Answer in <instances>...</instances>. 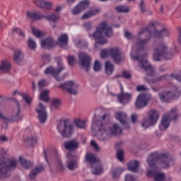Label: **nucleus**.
Masks as SVG:
<instances>
[{
	"instance_id": "nucleus-22",
	"label": "nucleus",
	"mask_w": 181,
	"mask_h": 181,
	"mask_svg": "<svg viewBox=\"0 0 181 181\" xmlns=\"http://www.w3.org/2000/svg\"><path fill=\"white\" fill-rule=\"evenodd\" d=\"M79 145L80 143L77 140L72 139L64 143V148L66 151H76V149H78Z\"/></svg>"
},
{
	"instance_id": "nucleus-55",
	"label": "nucleus",
	"mask_w": 181,
	"mask_h": 181,
	"mask_svg": "<svg viewBox=\"0 0 181 181\" xmlns=\"http://www.w3.org/2000/svg\"><path fill=\"white\" fill-rule=\"evenodd\" d=\"M137 91H148V88L146 85H139L136 87Z\"/></svg>"
},
{
	"instance_id": "nucleus-45",
	"label": "nucleus",
	"mask_w": 181,
	"mask_h": 181,
	"mask_svg": "<svg viewBox=\"0 0 181 181\" xmlns=\"http://www.w3.org/2000/svg\"><path fill=\"white\" fill-rule=\"evenodd\" d=\"M107 56H110V49H105L100 52V57L102 59H105V57H107Z\"/></svg>"
},
{
	"instance_id": "nucleus-50",
	"label": "nucleus",
	"mask_w": 181,
	"mask_h": 181,
	"mask_svg": "<svg viewBox=\"0 0 181 181\" xmlns=\"http://www.w3.org/2000/svg\"><path fill=\"white\" fill-rule=\"evenodd\" d=\"M93 69L95 71H100L101 70V63H100V61L96 60L95 62Z\"/></svg>"
},
{
	"instance_id": "nucleus-54",
	"label": "nucleus",
	"mask_w": 181,
	"mask_h": 181,
	"mask_svg": "<svg viewBox=\"0 0 181 181\" xmlns=\"http://www.w3.org/2000/svg\"><path fill=\"white\" fill-rule=\"evenodd\" d=\"M23 100H24L25 103L28 104V105L30 104V102L32 101V99L26 93L23 94Z\"/></svg>"
},
{
	"instance_id": "nucleus-23",
	"label": "nucleus",
	"mask_w": 181,
	"mask_h": 181,
	"mask_svg": "<svg viewBox=\"0 0 181 181\" xmlns=\"http://www.w3.org/2000/svg\"><path fill=\"white\" fill-rule=\"evenodd\" d=\"M132 99V95L131 93H122L117 95V100L120 104H128Z\"/></svg>"
},
{
	"instance_id": "nucleus-18",
	"label": "nucleus",
	"mask_w": 181,
	"mask_h": 181,
	"mask_svg": "<svg viewBox=\"0 0 181 181\" xmlns=\"http://www.w3.org/2000/svg\"><path fill=\"white\" fill-rule=\"evenodd\" d=\"M36 112L38 114V119L41 124H45L47 119V112H46V107L42 103L38 105V108L36 109Z\"/></svg>"
},
{
	"instance_id": "nucleus-62",
	"label": "nucleus",
	"mask_w": 181,
	"mask_h": 181,
	"mask_svg": "<svg viewBox=\"0 0 181 181\" xmlns=\"http://www.w3.org/2000/svg\"><path fill=\"white\" fill-rule=\"evenodd\" d=\"M173 74V76L172 77V78H175V80H177V81H180V83H181V76L179 74Z\"/></svg>"
},
{
	"instance_id": "nucleus-36",
	"label": "nucleus",
	"mask_w": 181,
	"mask_h": 181,
	"mask_svg": "<svg viewBox=\"0 0 181 181\" xmlns=\"http://www.w3.org/2000/svg\"><path fill=\"white\" fill-rule=\"evenodd\" d=\"M27 15L29 18L33 19V21H39V20L43 19V18H45V15H40L39 13H33L31 11H28Z\"/></svg>"
},
{
	"instance_id": "nucleus-25",
	"label": "nucleus",
	"mask_w": 181,
	"mask_h": 181,
	"mask_svg": "<svg viewBox=\"0 0 181 181\" xmlns=\"http://www.w3.org/2000/svg\"><path fill=\"white\" fill-rule=\"evenodd\" d=\"M141 163L136 160H132L129 161L127 164V168L130 172H134V173H138L139 172V166Z\"/></svg>"
},
{
	"instance_id": "nucleus-6",
	"label": "nucleus",
	"mask_w": 181,
	"mask_h": 181,
	"mask_svg": "<svg viewBox=\"0 0 181 181\" xmlns=\"http://www.w3.org/2000/svg\"><path fill=\"white\" fill-rule=\"evenodd\" d=\"M0 179L9 177L12 173V169L16 168V160L9 159L6 154L0 156Z\"/></svg>"
},
{
	"instance_id": "nucleus-41",
	"label": "nucleus",
	"mask_w": 181,
	"mask_h": 181,
	"mask_svg": "<svg viewBox=\"0 0 181 181\" xmlns=\"http://www.w3.org/2000/svg\"><path fill=\"white\" fill-rule=\"evenodd\" d=\"M28 46L30 50H35L36 49V42L31 38L28 40Z\"/></svg>"
},
{
	"instance_id": "nucleus-19",
	"label": "nucleus",
	"mask_w": 181,
	"mask_h": 181,
	"mask_svg": "<svg viewBox=\"0 0 181 181\" xmlns=\"http://www.w3.org/2000/svg\"><path fill=\"white\" fill-rule=\"evenodd\" d=\"M110 56L112 57L114 63L119 64L122 61V57H121V51L117 47L110 48Z\"/></svg>"
},
{
	"instance_id": "nucleus-11",
	"label": "nucleus",
	"mask_w": 181,
	"mask_h": 181,
	"mask_svg": "<svg viewBox=\"0 0 181 181\" xmlns=\"http://www.w3.org/2000/svg\"><path fill=\"white\" fill-rule=\"evenodd\" d=\"M54 60L57 64V70L53 68V66H49L45 70L44 73L47 76H52L55 80L59 81V74H60L65 68L64 66H63V59H62V57H55Z\"/></svg>"
},
{
	"instance_id": "nucleus-39",
	"label": "nucleus",
	"mask_w": 181,
	"mask_h": 181,
	"mask_svg": "<svg viewBox=\"0 0 181 181\" xmlns=\"http://www.w3.org/2000/svg\"><path fill=\"white\" fill-rule=\"evenodd\" d=\"M40 100L47 103L49 101V90H43L40 95Z\"/></svg>"
},
{
	"instance_id": "nucleus-51",
	"label": "nucleus",
	"mask_w": 181,
	"mask_h": 181,
	"mask_svg": "<svg viewBox=\"0 0 181 181\" xmlns=\"http://www.w3.org/2000/svg\"><path fill=\"white\" fill-rule=\"evenodd\" d=\"M60 100L59 99H54L52 101V106L54 107V108H59L60 107Z\"/></svg>"
},
{
	"instance_id": "nucleus-17",
	"label": "nucleus",
	"mask_w": 181,
	"mask_h": 181,
	"mask_svg": "<svg viewBox=\"0 0 181 181\" xmlns=\"http://www.w3.org/2000/svg\"><path fill=\"white\" fill-rule=\"evenodd\" d=\"M49 158H52L54 163L59 170H64V165H63V162L60 159V156H59V152L56 149H52L49 153Z\"/></svg>"
},
{
	"instance_id": "nucleus-26",
	"label": "nucleus",
	"mask_w": 181,
	"mask_h": 181,
	"mask_svg": "<svg viewBox=\"0 0 181 181\" xmlns=\"http://www.w3.org/2000/svg\"><path fill=\"white\" fill-rule=\"evenodd\" d=\"M25 59V54L21 49H18L13 53V59L17 64H21Z\"/></svg>"
},
{
	"instance_id": "nucleus-60",
	"label": "nucleus",
	"mask_w": 181,
	"mask_h": 181,
	"mask_svg": "<svg viewBox=\"0 0 181 181\" xmlns=\"http://www.w3.org/2000/svg\"><path fill=\"white\" fill-rule=\"evenodd\" d=\"M140 8H141V12H146V8H145V2L144 1H141L140 3Z\"/></svg>"
},
{
	"instance_id": "nucleus-48",
	"label": "nucleus",
	"mask_w": 181,
	"mask_h": 181,
	"mask_svg": "<svg viewBox=\"0 0 181 181\" xmlns=\"http://www.w3.org/2000/svg\"><path fill=\"white\" fill-rule=\"evenodd\" d=\"M41 57L45 63H49L50 62L51 57L49 54H42Z\"/></svg>"
},
{
	"instance_id": "nucleus-43",
	"label": "nucleus",
	"mask_w": 181,
	"mask_h": 181,
	"mask_svg": "<svg viewBox=\"0 0 181 181\" xmlns=\"http://www.w3.org/2000/svg\"><path fill=\"white\" fill-rule=\"evenodd\" d=\"M122 77L126 78L127 80H131L132 78V75L131 74V71L124 70L122 71Z\"/></svg>"
},
{
	"instance_id": "nucleus-42",
	"label": "nucleus",
	"mask_w": 181,
	"mask_h": 181,
	"mask_svg": "<svg viewBox=\"0 0 181 181\" xmlns=\"http://www.w3.org/2000/svg\"><path fill=\"white\" fill-rule=\"evenodd\" d=\"M75 124L78 128H86V122L84 121H81V119H75Z\"/></svg>"
},
{
	"instance_id": "nucleus-63",
	"label": "nucleus",
	"mask_w": 181,
	"mask_h": 181,
	"mask_svg": "<svg viewBox=\"0 0 181 181\" xmlns=\"http://www.w3.org/2000/svg\"><path fill=\"white\" fill-rule=\"evenodd\" d=\"M151 89L153 90V91H156V92L160 91V86H151Z\"/></svg>"
},
{
	"instance_id": "nucleus-13",
	"label": "nucleus",
	"mask_w": 181,
	"mask_h": 181,
	"mask_svg": "<svg viewBox=\"0 0 181 181\" xmlns=\"http://www.w3.org/2000/svg\"><path fill=\"white\" fill-rule=\"evenodd\" d=\"M78 59L80 68L85 70L86 73H88V70H90L91 66V57L84 52H80L78 54Z\"/></svg>"
},
{
	"instance_id": "nucleus-5",
	"label": "nucleus",
	"mask_w": 181,
	"mask_h": 181,
	"mask_svg": "<svg viewBox=\"0 0 181 181\" xmlns=\"http://www.w3.org/2000/svg\"><path fill=\"white\" fill-rule=\"evenodd\" d=\"M153 60L154 62H162V59L170 60L173 57L172 49L168 47L163 42L155 41L153 45Z\"/></svg>"
},
{
	"instance_id": "nucleus-27",
	"label": "nucleus",
	"mask_w": 181,
	"mask_h": 181,
	"mask_svg": "<svg viewBox=\"0 0 181 181\" xmlns=\"http://www.w3.org/2000/svg\"><path fill=\"white\" fill-rule=\"evenodd\" d=\"M34 4L42 9H50L53 6V3L45 0H34Z\"/></svg>"
},
{
	"instance_id": "nucleus-53",
	"label": "nucleus",
	"mask_w": 181,
	"mask_h": 181,
	"mask_svg": "<svg viewBox=\"0 0 181 181\" xmlns=\"http://www.w3.org/2000/svg\"><path fill=\"white\" fill-rule=\"evenodd\" d=\"M32 32L33 35H35L36 37H42V32L40 30L36 29V28H33Z\"/></svg>"
},
{
	"instance_id": "nucleus-40",
	"label": "nucleus",
	"mask_w": 181,
	"mask_h": 181,
	"mask_svg": "<svg viewBox=\"0 0 181 181\" xmlns=\"http://www.w3.org/2000/svg\"><path fill=\"white\" fill-rule=\"evenodd\" d=\"M122 172H124V170L122 168H117L113 170L112 173L113 179H117V177L121 175Z\"/></svg>"
},
{
	"instance_id": "nucleus-32",
	"label": "nucleus",
	"mask_w": 181,
	"mask_h": 181,
	"mask_svg": "<svg viewBox=\"0 0 181 181\" xmlns=\"http://www.w3.org/2000/svg\"><path fill=\"white\" fill-rule=\"evenodd\" d=\"M100 13V10L95 8L91 9L89 11L85 13L82 17L81 19H90V18H92V16H95V15H98Z\"/></svg>"
},
{
	"instance_id": "nucleus-37",
	"label": "nucleus",
	"mask_w": 181,
	"mask_h": 181,
	"mask_svg": "<svg viewBox=\"0 0 181 181\" xmlns=\"http://www.w3.org/2000/svg\"><path fill=\"white\" fill-rule=\"evenodd\" d=\"M114 64L110 62L105 63V73L107 76H111L114 73Z\"/></svg>"
},
{
	"instance_id": "nucleus-3",
	"label": "nucleus",
	"mask_w": 181,
	"mask_h": 181,
	"mask_svg": "<svg viewBox=\"0 0 181 181\" xmlns=\"http://www.w3.org/2000/svg\"><path fill=\"white\" fill-rule=\"evenodd\" d=\"M160 160L163 168H169L170 163L175 160V158L171 156H169L166 153L159 154L156 152L151 153L147 158V163L148 166L152 169L151 170H148L147 176L148 177H153L155 178V176L158 175L156 173V162Z\"/></svg>"
},
{
	"instance_id": "nucleus-14",
	"label": "nucleus",
	"mask_w": 181,
	"mask_h": 181,
	"mask_svg": "<svg viewBox=\"0 0 181 181\" xmlns=\"http://www.w3.org/2000/svg\"><path fill=\"white\" fill-rule=\"evenodd\" d=\"M150 101H152V94L144 93L139 95L135 102V107L139 110H142L148 105V103Z\"/></svg>"
},
{
	"instance_id": "nucleus-56",
	"label": "nucleus",
	"mask_w": 181,
	"mask_h": 181,
	"mask_svg": "<svg viewBox=\"0 0 181 181\" xmlns=\"http://www.w3.org/2000/svg\"><path fill=\"white\" fill-rule=\"evenodd\" d=\"M90 145L92 147H93L95 151H100V147H98V144H97V143H95V141L92 140L90 141Z\"/></svg>"
},
{
	"instance_id": "nucleus-30",
	"label": "nucleus",
	"mask_w": 181,
	"mask_h": 181,
	"mask_svg": "<svg viewBox=\"0 0 181 181\" xmlns=\"http://www.w3.org/2000/svg\"><path fill=\"white\" fill-rule=\"evenodd\" d=\"M11 69H12V66L11 65V62H9V61L7 59L1 61L0 71H2L3 73H8Z\"/></svg>"
},
{
	"instance_id": "nucleus-59",
	"label": "nucleus",
	"mask_w": 181,
	"mask_h": 181,
	"mask_svg": "<svg viewBox=\"0 0 181 181\" xmlns=\"http://www.w3.org/2000/svg\"><path fill=\"white\" fill-rule=\"evenodd\" d=\"M131 119H132V122L133 124H135V122H136V121H138V115H136L135 114L132 115Z\"/></svg>"
},
{
	"instance_id": "nucleus-35",
	"label": "nucleus",
	"mask_w": 181,
	"mask_h": 181,
	"mask_svg": "<svg viewBox=\"0 0 181 181\" xmlns=\"http://www.w3.org/2000/svg\"><path fill=\"white\" fill-rule=\"evenodd\" d=\"M19 162L21 164V166L24 168V169H30L33 166V163L22 158H19Z\"/></svg>"
},
{
	"instance_id": "nucleus-52",
	"label": "nucleus",
	"mask_w": 181,
	"mask_h": 181,
	"mask_svg": "<svg viewBox=\"0 0 181 181\" xmlns=\"http://www.w3.org/2000/svg\"><path fill=\"white\" fill-rule=\"evenodd\" d=\"M83 28H85L86 30L87 31H89L91 29H93V25L91 24V21L84 23Z\"/></svg>"
},
{
	"instance_id": "nucleus-4",
	"label": "nucleus",
	"mask_w": 181,
	"mask_h": 181,
	"mask_svg": "<svg viewBox=\"0 0 181 181\" xmlns=\"http://www.w3.org/2000/svg\"><path fill=\"white\" fill-rule=\"evenodd\" d=\"M103 32H104L106 37H112V36H114L112 26L109 25L106 21L102 22L93 33V37L95 40V47H98V45L99 46H103V45H107V43H108V40L103 36Z\"/></svg>"
},
{
	"instance_id": "nucleus-21",
	"label": "nucleus",
	"mask_w": 181,
	"mask_h": 181,
	"mask_svg": "<svg viewBox=\"0 0 181 181\" xmlns=\"http://www.w3.org/2000/svg\"><path fill=\"white\" fill-rule=\"evenodd\" d=\"M159 119V111L156 109H152L148 112V121L150 122L151 125H155Z\"/></svg>"
},
{
	"instance_id": "nucleus-10",
	"label": "nucleus",
	"mask_w": 181,
	"mask_h": 181,
	"mask_svg": "<svg viewBox=\"0 0 181 181\" xmlns=\"http://www.w3.org/2000/svg\"><path fill=\"white\" fill-rule=\"evenodd\" d=\"M158 95L162 103H170L172 100H176L180 97V90L177 87L172 86L170 90L160 92Z\"/></svg>"
},
{
	"instance_id": "nucleus-57",
	"label": "nucleus",
	"mask_w": 181,
	"mask_h": 181,
	"mask_svg": "<svg viewBox=\"0 0 181 181\" xmlns=\"http://www.w3.org/2000/svg\"><path fill=\"white\" fill-rule=\"evenodd\" d=\"M87 46V43L83 42V41H78L77 44V47L79 49H83V47H86Z\"/></svg>"
},
{
	"instance_id": "nucleus-46",
	"label": "nucleus",
	"mask_w": 181,
	"mask_h": 181,
	"mask_svg": "<svg viewBox=\"0 0 181 181\" xmlns=\"http://www.w3.org/2000/svg\"><path fill=\"white\" fill-rule=\"evenodd\" d=\"M13 32L17 33L20 37H25V33L21 30V28H13Z\"/></svg>"
},
{
	"instance_id": "nucleus-58",
	"label": "nucleus",
	"mask_w": 181,
	"mask_h": 181,
	"mask_svg": "<svg viewBox=\"0 0 181 181\" xmlns=\"http://www.w3.org/2000/svg\"><path fill=\"white\" fill-rule=\"evenodd\" d=\"M125 181H135V177L132 175H127L125 177Z\"/></svg>"
},
{
	"instance_id": "nucleus-7",
	"label": "nucleus",
	"mask_w": 181,
	"mask_h": 181,
	"mask_svg": "<svg viewBox=\"0 0 181 181\" xmlns=\"http://www.w3.org/2000/svg\"><path fill=\"white\" fill-rule=\"evenodd\" d=\"M134 47L132 48V52L131 53L132 57L133 59H135V60H137L139 62V66L143 70H144L147 74V76H151V77H153L156 76V72L155 71V68L152 66V65L149 64V62L146 59V57H148V54H145L142 56H135L134 54Z\"/></svg>"
},
{
	"instance_id": "nucleus-16",
	"label": "nucleus",
	"mask_w": 181,
	"mask_h": 181,
	"mask_svg": "<svg viewBox=\"0 0 181 181\" xmlns=\"http://www.w3.org/2000/svg\"><path fill=\"white\" fill-rule=\"evenodd\" d=\"M66 166L69 170H75L78 168V163L77 162V158L73 156L71 153H67V160L66 163Z\"/></svg>"
},
{
	"instance_id": "nucleus-34",
	"label": "nucleus",
	"mask_w": 181,
	"mask_h": 181,
	"mask_svg": "<svg viewBox=\"0 0 181 181\" xmlns=\"http://www.w3.org/2000/svg\"><path fill=\"white\" fill-rule=\"evenodd\" d=\"M45 170V168H43V165H40L39 167H36L34 170H32L31 173L29 175L30 178H31L33 180L40 173V172H43Z\"/></svg>"
},
{
	"instance_id": "nucleus-2",
	"label": "nucleus",
	"mask_w": 181,
	"mask_h": 181,
	"mask_svg": "<svg viewBox=\"0 0 181 181\" xmlns=\"http://www.w3.org/2000/svg\"><path fill=\"white\" fill-rule=\"evenodd\" d=\"M152 32L153 33L154 37L156 39L168 37L169 35H170L169 30L167 28H164L160 30H158L155 26V23H150L148 28H142L139 33V38L137 39V42L136 43V47L137 49L136 53L141 52V50L145 49V46H146L147 43L149 42Z\"/></svg>"
},
{
	"instance_id": "nucleus-33",
	"label": "nucleus",
	"mask_w": 181,
	"mask_h": 181,
	"mask_svg": "<svg viewBox=\"0 0 181 181\" xmlns=\"http://www.w3.org/2000/svg\"><path fill=\"white\" fill-rule=\"evenodd\" d=\"M43 18L47 19V21H51V22L56 23L57 22H59L60 17L57 14H55L53 13H49L44 16Z\"/></svg>"
},
{
	"instance_id": "nucleus-44",
	"label": "nucleus",
	"mask_w": 181,
	"mask_h": 181,
	"mask_svg": "<svg viewBox=\"0 0 181 181\" xmlns=\"http://www.w3.org/2000/svg\"><path fill=\"white\" fill-rule=\"evenodd\" d=\"M151 122L149 121V119H144L141 123V127L143 128H145V129H146V128H149L151 127Z\"/></svg>"
},
{
	"instance_id": "nucleus-24",
	"label": "nucleus",
	"mask_w": 181,
	"mask_h": 181,
	"mask_svg": "<svg viewBox=\"0 0 181 181\" xmlns=\"http://www.w3.org/2000/svg\"><path fill=\"white\" fill-rule=\"evenodd\" d=\"M21 105L19 103H17V110L12 115V116L8 119L11 122H18V121H22V116H21Z\"/></svg>"
},
{
	"instance_id": "nucleus-31",
	"label": "nucleus",
	"mask_w": 181,
	"mask_h": 181,
	"mask_svg": "<svg viewBox=\"0 0 181 181\" xmlns=\"http://www.w3.org/2000/svg\"><path fill=\"white\" fill-rule=\"evenodd\" d=\"M173 74H165V75H163V76H160L158 78H156V79H152L151 81V83L153 84L155 83H159L160 81H165V80L166 81H170V80H172V78L173 77Z\"/></svg>"
},
{
	"instance_id": "nucleus-49",
	"label": "nucleus",
	"mask_w": 181,
	"mask_h": 181,
	"mask_svg": "<svg viewBox=\"0 0 181 181\" xmlns=\"http://www.w3.org/2000/svg\"><path fill=\"white\" fill-rule=\"evenodd\" d=\"M68 59V64L69 66H71V67H73V66H74V63H75V57L73 55H69L67 57Z\"/></svg>"
},
{
	"instance_id": "nucleus-12",
	"label": "nucleus",
	"mask_w": 181,
	"mask_h": 181,
	"mask_svg": "<svg viewBox=\"0 0 181 181\" xmlns=\"http://www.w3.org/2000/svg\"><path fill=\"white\" fill-rule=\"evenodd\" d=\"M172 118L174 122H176V121H177V118H179V113H177V109H172L168 114H166L163 117V119L159 126L160 131H165V129H168V128H169V121H170Z\"/></svg>"
},
{
	"instance_id": "nucleus-47",
	"label": "nucleus",
	"mask_w": 181,
	"mask_h": 181,
	"mask_svg": "<svg viewBox=\"0 0 181 181\" xmlns=\"http://www.w3.org/2000/svg\"><path fill=\"white\" fill-rule=\"evenodd\" d=\"M117 159H119L120 162H122L124 160V150H118L117 152Z\"/></svg>"
},
{
	"instance_id": "nucleus-8",
	"label": "nucleus",
	"mask_w": 181,
	"mask_h": 181,
	"mask_svg": "<svg viewBox=\"0 0 181 181\" xmlns=\"http://www.w3.org/2000/svg\"><path fill=\"white\" fill-rule=\"evenodd\" d=\"M58 132L63 138H70L74 132V124L69 119H65L63 122L59 123L57 125Z\"/></svg>"
},
{
	"instance_id": "nucleus-20",
	"label": "nucleus",
	"mask_w": 181,
	"mask_h": 181,
	"mask_svg": "<svg viewBox=\"0 0 181 181\" xmlns=\"http://www.w3.org/2000/svg\"><path fill=\"white\" fill-rule=\"evenodd\" d=\"M90 6V2L87 0L81 1L76 7L74 8L72 11L73 15H78L81 13L83 11H86L87 8Z\"/></svg>"
},
{
	"instance_id": "nucleus-15",
	"label": "nucleus",
	"mask_w": 181,
	"mask_h": 181,
	"mask_svg": "<svg viewBox=\"0 0 181 181\" xmlns=\"http://www.w3.org/2000/svg\"><path fill=\"white\" fill-rule=\"evenodd\" d=\"M59 88H62L67 91L69 94L76 95L78 92L77 88H78V85H77L74 81H69L66 83H62L59 86Z\"/></svg>"
},
{
	"instance_id": "nucleus-64",
	"label": "nucleus",
	"mask_w": 181,
	"mask_h": 181,
	"mask_svg": "<svg viewBox=\"0 0 181 181\" xmlns=\"http://www.w3.org/2000/svg\"><path fill=\"white\" fill-rule=\"evenodd\" d=\"M177 29L179 31L178 42L180 45H181V27L178 28Z\"/></svg>"
},
{
	"instance_id": "nucleus-9",
	"label": "nucleus",
	"mask_w": 181,
	"mask_h": 181,
	"mask_svg": "<svg viewBox=\"0 0 181 181\" xmlns=\"http://www.w3.org/2000/svg\"><path fill=\"white\" fill-rule=\"evenodd\" d=\"M85 160L90 163L93 175H101L103 173V168L100 164V159L94 153H87L85 156Z\"/></svg>"
},
{
	"instance_id": "nucleus-1",
	"label": "nucleus",
	"mask_w": 181,
	"mask_h": 181,
	"mask_svg": "<svg viewBox=\"0 0 181 181\" xmlns=\"http://www.w3.org/2000/svg\"><path fill=\"white\" fill-rule=\"evenodd\" d=\"M116 118L122 124L123 129H121L115 124L111 127L110 124L105 123V122L110 121L109 115H104L101 119L99 120L95 117V114L93 118L92 131L98 132L99 139H101V141H107L111 135H119V134H122L123 129H129V128H131V126H129V124L127 122V119H128L127 114L122 112H118Z\"/></svg>"
},
{
	"instance_id": "nucleus-38",
	"label": "nucleus",
	"mask_w": 181,
	"mask_h": 181,
	"mask_svg": "<svg viewBox=\"0 0 181 181\" xmlns=\"http://www.w3.org/2000/svg\"><path fill=\"white\" fill-rule=\"evenodd\" d=\"M115 10L118 13H128L129 12V7L126 5H120L116 6Z\"/></svg>"
},
{
	"instance_id": "nucleus-29",
	"label": "nucleus",
	"mask_w": 181,
	"mask_h": 181,
	"mask_svg": "<svg viewBox=\"0 0 181 181\" xmlns=\"http://www.w3.org/2000/svg\"><path fill=\"white\" fill-rule=\"evenodd\" d=\"M57 40L59 46L64 49V47L69 45V35L66 33L61 34L60 36L58 37Z\"/></svg>"
},
{
	"instance_id": "nucleus-28",
	"label": "nucleus",
	"mask_w": 181,
	"mask_h": 181,
	"mask_svg": "<svg viewBox=\"0 0 181 181\" xmlns=\"http://www.w3.org/2000/svg\"><path fill=\"white\" fill-rule=\"evenodd\" d=\"M42 49H52L54 47V40L52 37H47L41 41Z\"/></svg>"
},
{
	"instance_id": "nucleus-61",
	"label": "nucleus",
	"mask_w": 181,
	"mask_h": 181,
	"mask_svg": "<svg viewBox=\"0 0 181 181\" xmlns=\"http://www.w3.org/2000/svg\"><path fill=\"white\" fill-rule=\"evenodd\" d=\"M45 86H46V81H45V80L40 81L38 83L39 88H43V87H45Z\"/></svg>"
}]
</instances>
